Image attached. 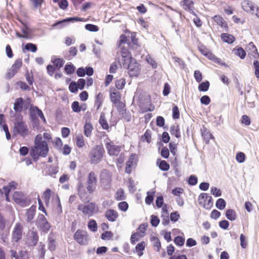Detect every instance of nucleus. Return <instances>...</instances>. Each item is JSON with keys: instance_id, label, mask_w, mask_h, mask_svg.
<instances>
[{"instance_id": "obj_1", "label": "nucleus", "mask_w": 259, "mask_h": 259, "mask_svg": "<svg viewBox=\"0 0 259 259\" xmlns=\"http://www.w3.org/2000/svg\"><path fill=\"white\" fill-rule=\"evenodd\" d=\"M49 152V147L46 141L42 140L41 135H37L34 140V145L30 150V155L34 161H36L39 157H45Z\"/></svg>"}, {"instance_id": "obj_37", "label": "nucleus", "mask_w": 259, "mask_h": 259, "mask_svg": "<svg viewBox=\"0 0 259 259\" xmlns=\"http://www.w3.org/2000/svg\"><path fill=\"white\" fill-rule=\"evenodd\" d=\"M83 21V18H79V17H72V18H66V19H63L62 20L57 22L56 23H55L53 24V26H57L58 25L61 24L65 22H70V21Z\"/></svg>"}, {"instance_id": "obj_59", "label": "nucleus", "mask_w": 259, "mask_h": 259, "mask_svg": "<svg viewBox=\"0 0 259 259\" xmlns=\"http://www.w3.org/2000/svg\"><path fill=\"white\" fill-rule=\"evenodd\" d=\"M25 78L29 85H32L34 82V78L32 73L27 72L25 74Z\"/></svg>"}, {"instance_id": "obj_39", "label": "nucleus", "mask_w": 259, "mask_h": 259, "mask_svg": "<svg viewBox=\"0 0 259 259\" xmlns=\"http://www.w3.org/2000/svg\"><path fill=\"white\" fill-rule=\"evenodd\" d=\"M161 207V217H165L166 219V223H165L163 222V224L164 225H167L169 224V222L167 207L166 204H164Z\"/></svg>"}, {"instance_id": "obj_22", "label": "nucleus", "mask_w": 259, "mask_h": 259, "mask_svg": "<svg viewBox=\"0 0 259 259\" xmlns=\"http://www.w3.org/2000/svg\"><path fill=\"white\" fill-rule=\"evenodd\" d=\"M24 100L22 98H18L15 100L14 104V110L16 112L21 113L23 110Z\"/></svg>"}, {"instance_id": "obj_20", "label": "nucleus", "mask_w": 259, "mask_h": 259, "mask_svg": "<svg viewBox=\"0 0 259 259\" xmlns=\"http://www.w3.org/2000/svg\"><path fill=\"white\" fill-rule=\"evenodd\" d=\"M71 108L73 112L78 113L81 111H85L87 109V105L85 103L80 105L78 101H74L71 104Z\"/></svg>"}, {"instance_id": "obj_53", "label": "nucleus", "mask_w": 259, "mask_h": 259, "mask_svg": "<svg viewBox=\"0 0 259 259\" xmlns=\"http://www.w3.org/2000/svg\"><path fill=\"white\" fill-rule=\"evenodd\" d=\"M148 227V224L147 223L141 224L138 228V231L140 233V234H142L143 237L145 235L146 231Z\"/></svg>"}, {"instance_id": "obj_12", "label": "nucleus", "mask_w": 259, "mask_h": 259, "mask_svg": "<svg viewBox=\"0 0 259 259\" xmlns=\"http://www.w3.org/2000/svg\"><path fill=\"white\" fill-rule=\"evenodd\" d=\"M112 173L106 169H103L100 175V179L101 183L110 186L112 182Z\"/></svg>"}, {"instance_id": "obj_10", "label": "nucleus", "mask_w": 259, "mask_h": 259, "mask_svg": "<svg viewBox=\"0 0 259 259\" xmlns=\"http://www.w3.org/2000/svg\"><path fill=\"white\" fill-rule=\"evenodd\" d=\"M111 102L116 105L118 109H123L125 105L121 101V96L119 92L114 90L110 94Z\"/></svg>"}, {"instance_id": "obj_26", "label": "nucleus", "mask_w": 259, "mask_h": 259, "mask_svg": "<svg viewBox=\"0 0 259 259\" xmlns=\"http://www.w3.org/2000/svg\"><path fill=\"white\" fill-rule=\"evenodd\" d=\"M99 122L103 129L109 131L110 126H109L108 123L106 119L105 115L104 113H102L101 114L100 117V118L99 120Z\"/></svg>"}, {"instance_id": "obj_17", "label": "nucleus", "mask_w": 259, "mask_h": 259, "mask_svg": "<svg viewBox=\"0 0 259 259\" xmlns=\"http://www.w3.org/2000/svg\"><path fill=\"white\" fill-rule=\"evenodd\" d=\"M212 18L218 25L220 26L226 31H228L229 26L228 23L221 16L216 15H214Z\"/></svg>"}, {"instance_id": "obj_33", "label": "nucleus", "mask_w": 259, "mask_h": 259, "mask_svg": "<svg viewBox=\"0 0 259 259\" xmlns=\"http://www.w3.org/2000/svg\"><path fill=\"white\" fill-rule=\"evenodd\" d=\"M159 168L163 171H167L170 167L169 164L165 160L159 159L157 161Z\"/></svg>"}, {"instance_id": "obj_7", "label": "nucleus", "mask_w": 259, "mask_h": 259, "mask_svg": "<svg viewBox=\"0 0 259 259\" xmlns=\"http://www.w3.org/2000/svg\"><path fill=\"white\" fill-rule=\"evenodd\" d=\"M138 156L135 153H132L126 162L125 167V172L127 174H131L134 170L138 164Z\"/></svg>"}, {"instance_id": "obj_31", "label": "nucleus", "mask_w": 259, "mask_h": 259, "mask_svg": "<svg viewBox=\"0 0 259 259\" xmlns=\"http://www.w3.org/2000/svg\"><path fill=\"white\" fill-rule=\"evenodd\" d=\"M235 54L239 56L241 59H244L246 56V52L244 49L241 47L237 46L233 50Z\"/></svg>"}, {"instance_id": "obj_6", "label": "nucleus", "mask_w": 259, "mask_h": 259, "mask_svg": "<svg viewBox=\"0 0 259 259\" xmlns=\"http://www.w3.org/2000/svg\"><path fill=\"white\" fill-rule=\"evenodd\" d=\"M104 150L102 147L100 145H96L92 150L90 158L92 163H98L102 159Z\"/></svg>"}, {"instance_id": "obj_4", "label": "nucleus", "mask_w": 259, "mask_h": 259, "mask_svg": "<svg viewBox=\"0 0 259 259\" xmlns=\"http://www.w3.org/2000/svg\"><path fill=\"white\" fill-rule=\"evenodd\" d=\"M122 66L127 70V73L131 77H138L141 73V65L135 59H132L126 64H123Z\"/></svg>"}, {"instance_id": "obj_51", "label": "nucleus", "mask_w": 259, "mask_h": 259, "mask_svg": "<svg viewBox=\"0 0 259 259\" xmlns=\"http://www.w3.org/2000/svg\"><path fill=\"white\" fill-rule=\"evenodd\" d=\"M215 205L218 209L223 210L225 208L226 201L223 198H219L217 200Z\"/></svg>"}, {"instance_id": "obj_3", "label": "nucleus", "mask_w": 259, "mask_h": 259, "mask_svg": "<svg viewBox=\"0 0 259 259\" xmlns=\"http://www.w3.org/2000/svg\"><path fill=\"white\" fill-rule=\"evenodd\" d=\"M78 210L85 216L91 217L99 211V207L94 202L88 201L84 204H79L77 206Z\"/></svg>"}, {"instance_id": "obj_38", "label": "nucleus", "mask_w": 259, "mask_h": 259, "mask_svg": "<svg viewBox=\"0 0 259 259\" xmlns=\"http://www.w3.org/2000/svg\"><path fill=\"white\" fill-rule=\"evenodd\" d=\"M226 217L228 220L233 221L236 219L237 215L234 210L229 209L226 211Z\"/></svg>"}, {"instance_id": "obj_11", "label": "nucleus", "mask_w": 259, "mask_h": 259, "mask_svg": "<svg viewBox=\"0 0 259 259\" xmlns=\"http://www.w3.org/2000/svg\"><path fill=\"white\" fill-rule=\"evenodd\" d=\"M23 236V227L20 223L16 224L12 233V241L18 242Z\"/></svg>"}, {"instance_id": "obj_14", "label": "nucleus", "mask_w": 259, "mask_h": 259, "mask_svg": "<svg viewBox=\"0 0 259 259\" xmlns=\"http://www.w3.org/2000/svg\"><path fill=\"white\" fill-rule=\"evenodd\" d=\"M243 10L247 13L253 15L256 5L250 0H243L241 3Z\"/></svg>"}, {"instance_id": "obj_27", "label": "nucleus", "mask_w": 259, "mask_h": 259, "mask_svg": "<svg viewBox=\"0 0 259 259\" xmlns=\"http://www.w3.org/2000/svg\"><path fill=\"white\" fill-rule=\"evenodd\" d=\"M38 110H40L37 107L31 105L29 108L30 116L33 121L37 119V115H39Z\"/></svg>"}, {"instance_id": "obj_15", "label": "nucleus", "mask_w": 259, "mask_h": 259, "mask_svg": "<svg viewBox=\"0 0 259 259\" xmlns=\"http://www.w3.org/2000/svg\"><path fill=\"white\" fill-rule=\"evenodd\" d=\"M77 194L82 201L86 200L89 198L90 194L82 183H79L77 187Z\"/></svg>"}, {"instance_id": "obj_21", "label": "nucleus", "mask_w": 259, "mask_h": 259, "mask_svg": "<svg viewBox=\"0 0 259 259\" xmlns=\"http://www.w3.org/2000/svg\"><path fill=\"white\" fill-rule=\"evenodd\" d=\"M201 134L205 141L206 144H208L210 139L212 138V135L210 134L209 130L204 126L200 129Z\"/></svg>"}, {"instance_id": "obj_9", "label": "nucleus", "mask_w": 259, "mask_h": 259, "mask_svg": "<svg viewBox=\"0 0 259 259\" xmlns=\"http://www.w3.org/2000/svg\"><path fill=\"white\" fill-rule=\"evenodd\" d=\"M199 204L206 209H210L212 205V198L207 193H201L198 199Z\"/></svg>"}, {"instance_id": "obj_44", "label": "nucleus", "mask_w": 259, "mask_h": 259, "mask_svg": "<svg viewBox=\"0 0 259 259\" xmlns=\"http://www.w3.org/2000/svg\"><path fill=\"white\" fill-rule=\"evenodd\" d=\"M22 60L21 59H18L16 60L14 63L12 65L11 68L16 72L20 69L22 65Z\"/></svg>"}, {"instance_id": "obj_41", "label": "nucleus", "mask_w": 259, "mask_h": 259, "mask_svg": "<svg viewBox=\"0 0 259 259\" xmlns=\"http://www.w3.org/2000/svg\"><path fill=\"white\" fill-rule=\"evenodd\" d=\"M147 194V195L145 198V203L148 205H150L153 201L155 191L153 190L148 191Z\"/></svg>"}, {"instance_id": "obj_2", "label": "nucleus", "mask_w": 259, "mask_h": 259, "mask_svg": "<svg viewBox=\"0 0 259 259\" xmlns=\"http://www.w3.org/2000/svg\"><path fill=\"white\" fill-rule=\"evenodd\" d=\"M13 132L14 135H20L23 137H25L28 135L29 130L25 122L23 121V116L21 115L16 116Z\"/></svg>"}, {"instance_id": "obj_30", "label": "nucleus", "mask_w": 259, "mask_h": 259, "mask_svg": "<svg viewBox=\"0 0 259 259\" xmlns=\"http://www.w3.org/2000/svg\"><path fill=\"white\" fill-rule=\"evenodd\" d=\"M126 195L125 194L124 191L122 188L118 189L115 195V199L117 201H121L125 199Z\"/></svg>"}, {"instance_id": "obj_57", "label": "nucleus", "mask_w": 259, "mask_h": 259, "mask_svg": "<svg viewBox=\"0 0 259 259\" xmlns=\"http://www.w3.org/2000/svg\"><path fill=\"white\" fill-rule=\"evenodd\" d=\"M172 118L175 119H177L180 117V111L179 108L177 106L175 105L172 109Z\"/></svg>"}, {"instance_id": "obj_34", "label": "nucleus", "mask_w": 259, "mask_h": 259, "mask_svg": "<svg viewBox=\"0 0 259 259\" xmlns=\"http://www.w3.org/2000/svg\"><path fill=\"white\" fill-rule=\"evenodd\" d=\"M52 191L48 188L43 193L42 198L44 199L46 205H48L50 202V199L51 196Z\"/></svg>"}, {"instance_id": "obj_36", "label": "nucleus", "mask_w": 259, "mask_h": 259, "mask_svg": "<svg viewBox=\"0 0 259 259\" xmlns=\"http://www.w3.org/2000/svg\"><path fill=\"white\" fill-rule=\"evenodd\" d=\"M146 247V243L144 241L138 243L136 246V250L139 256H141L143 255V250L145 249Z\"/></svg>"}, {"instance_id": "obj_63", "label": "nucleus", "mask_w": 259, "mask_h": 259, "mask_svg": "<svg viewBox=\"0 0 259 259\" xmlns=\"http://www.w3.org/2000/svg\"><path fill=\"white\" fill-rule=\"evenodd\" d=\"M253 66L255 69L254 75L256 78H259V61L258 60L253 61Z\"/></svg>"}, {"instance_id": "obj_52", "label": "nucleus", "mask_w": 259, "mask_h": 259, "mask_svg": "<svg viewBox=\"0 0 259 259\" xmlns=\"http://www.w3.org/2000/svg\"><path fill=\"white\" fill-rule=\"evenodd\" d=\"M49 240V244H48V248L49 249L53 251H54L56 249V244H55V240L52 238L51 236L49 237L48 238Z\"/></svg>"}, {"instance_id": "obj_16", "label": "nucleus", "mask_w": 259, "mask_h": 259, "mask_svg": "<svg viewBox=\"0 0 259 259\" xmlns=\"http://www.w3.org/2000/svg\"><path fill=\"white\" fill-rule=\"evenodd\" d=\"M194 3L192 0H182L180 2L181 6L186 11L189 12L191 14L196 15L194 11Z\"/></svg>"}, {"instance_id": "obj_19", "label": "nucleus", "mask_w": 259, "mask_h": 259, "mask_svg": "<svg viewBox=\"0 0 259 259\" xmlns=\"http://www.w3.org/2000/svg\"><path fill=\"white\" fill-rule=\"evenodd\" d=\"M121 55L122 65L123 64H126L130 61L134 59L130 52L124 47L121 48Z\"/></svg>"}, {"instance_id": "obj_32", "label": "nucleus", "mask_w": 259, "mask_h": 259, "mask_svg": "<svg viewBox=\"0 0 259 259\" xmlns=\"http://www.w3.org/2000/svg\"><path fill=\"white\" fill-rule=\"evenodd\" d=\"M170 133L171 135L175 136L176 138L181 137L180 127L178 125H173L170 127Z\"/></svg>"}, {"instance_id": "obj_50", "label": "nucleus", "mask_w": 259, "mask_h": 259, "mask_svg": "<svg viewBox=\"0 0 259 259\" xmlns=\"http://www.w3.org/2000/svg\"><path fill=\"white\" fill-rule=\"evenodd\" d=\"M126 81L123 78L118 79L116 81L115 87L118 90H122L124 87Z\"/></svg>"}, {"instance_id": "obj_25", "label": "nucleus", "mask_w": 259, "mask_h": 259, "mask_svg": "<svg viewBox=\"0 0 259 259\" xmlns=\"http://www.w3.org/2000/svg\"><path fill=\"white\" fill-rule=\"evenodd\" d=\"M36 206L32 205L27 209L26 213V216L27 218V221L28 222H31L33 219L36 211Z\"/></svg>"}, {"instance_id": "obj_28", "label": "nucleus", "mask_w": 259, "mask_h": 259, "mask_svg": "<svg viewBox=\"0 0 259 259\" xmlns=\"http://www.w3.org/2000/svg\"><path fill=\"white\" fill-rule=\"evenodd\" d=\"M13 198L18 204H20L24 202L23 194L20 192H15L13 195Z\"/></svg>"}, {"instance_id": "obj_40", "label": "nucleus", "mask_w": 259, "mask_h": 259, "mask_svg": "<svg viewBox=\"0 0 259 259\" xmlns=\"http://www.w3.org/2000/svg\"><path fill=\"white\" fill-rule=\"evenodd\" d=\"M93 127L92 124L90 122H87L84 126V134L86 137L91 136Z\"/></svg>"}, {"instance_id": "obj_48", "label": "nucleus", "mask_w": 259, "mask_h": 259, "mask_svg": "<svg viewBox=\"0 0 259 259\" xmlns=\"http://www.w3.org/2000/svg\"><path fill=\"white\" fill-rule=\"evenodd\" d=\"M75 67L71 63L67 64L64 68L65 72L68 75L73 74L75 71Z\"/></svg>"}, {"instance_id": "obj_35", "label": "nucleus", "mask_w": 259, "mask_h": 259, "mask_svg": "<svg viewBox=\"0 0 259 259\" xmlns=\"http://www.w3.org/2000/svg\"><path fill=\"white\" fill-rule=\"evenodd\" d=\"M141 140L143 142H146L150 143L151 142V131L150 130H147L144 135L141 136Z\"/></svg>"}, {"instance_id": "obj_58", "label": "nucleus", "mask_w": 259, "mask_h": 259, "mask_svg": "<svg viewBox=\"0 0 259 259\" xmlns=\"http://www.w3.org/2000/svg\"><path fill=\"white\" fill-rule=\"evenodd\" d=\"M85 28L87 30L92 32H97L99 30V27L98 26L91 24H86L85 25Z\"/></svg>"}, {"instance_id": "obj_60", "label": "nucleus", "mask_w": 259, "mask_h": 259, "mask_svg": "<svg viewBox=\"0 0 259 259\" xmlns=\"http://www.w3.org/2000/svg\"><path fill=\"white\" fill-rule=\"evenodd\" d=\"M78 88L77 87V84H76V82L73 81L70 83L69 85V90L71 93H76L78 91Z\"/></svg>"}, {"instance_id": "obj_45", "label": "nucleus", "mask_w": 259, "mask_h": 259, "mask_svg": "<svg viewBox=\"0 0 259 259\" xmlns=\"http://www.w3.org/2000/svg\"><path fill=\"white\" fill-rule=\"evenodd\" d=\"M88 227L89 230L93 232H96L98 229V225L95 220H90L88 224Z\"/></svg>"}, {"instance_id": "obj_18", "label": "nucleus", "mask_w": 259, "mask_h": 259, "mask_svg": "<svg viewBox=\"0 0 259 259\" xmlns=\"http://www.w3.org/2000/svg\"><path fill=\"white\" fill-rule=\"evenodd\" d=\"M105 217L109 222H114L117 220L119 214L116 210L113 209H109L105 211Z\"/></svg>"}, {"instance_id": "obj_24", "label": "nucleus", "mask_w": 259, "mask_h": 259, "mask_svg": "<svg viewBox=\"0 0 259 259\" xmlns=\"http://www.w3.org/2000/svg\"><path fill=\"white\" fill-rule=\"evenodd\" d=\"M221 38L224 42L229 44H232L236 40V38L234 35L227 33H222L221 35Z\"/></svg>"}, {"instance_id": "obj_56", "label": "nucleus", "mask_w": 259, "mask_h": 259, "mask_svg": "<svg viewBox=\"0 0 259 259\" xmlns=\"http://www.w3.org/2000/svg\"><path fill=\"white\" fill-rule=\"evenodd\" d=\"M118 208L122 211H126L128 208V204L126 201H121L118 204Z\"/></svg>"}, {"instance_id": "obj_29", "label": "nucleus", "mask_w": 259, "mask_h": 259, "mask_svg": "<svg viewBox=\"0 0 259 259\" xmlns=\"http://www.w3.org/2000/svg\"><path fill=\"white\" fill-rule=\"evenodd\" d=\"M51 62L56 69L59 70L63 66L65 61L62 58L52 59Z\"/></svg>"}, {"instance_id": "obj_5", "label": "nucleus", "mask_w": 259, "mask_h": 259, "mask_svg": "<svg viewBox=\"0 0 259 259\" xmlns=\"http://www.w3.org/2000/svg\"><path fill=\"white\" fill-rule=\"evenodd\" d=\"M73 239L80 245H87L89 243V236L86 230L79 229L74 234Z\"/></svg>"}, {"instance_id": "obj_13", "label": "nucleus", "mask_w": 259, "mask_h": 259, "mask_svg": "<svg viewBox=\"0 0 259 259\" xmlns=\"http://www.w3.org/2000/svg\"><path fill=\"white\" fill-rule=\"evenodd\" d=\"M109 142L105 143L106 148L110 155L117 156L121 151V146L115 145L114 143L109 140Z\"/></svg>"}, {"instance_id": "obj_64", "label": "nucleus", "mask_w": 259, "mask_h": 259, "mask_svg": "<svg viewBox=\"0 0 259 259\" xmlns=\"http://www.w3.org/2000/svg\"><path fill=\"white\" fill-rule=\"evenodd\" d=\"M16 259H29L27 252L23 250L19 251Z\"/></svg>"}, {"instance_id": "obj_61", "label": "nucleus", "mask_w": 259, "mask_h": 259, "mask_svg": "<svg viewBox=\"0 0 259 259\" xmlns=\"http://www.w3.org/2000/svg\"><path fill=\"white\" fill-rule=\"evenodd\" d=\"M245 155L243 152H239L236 154V159L239 162L242 163L245 161Z\"/></svg>"}, {"instance_id": "obj_55", "label": "nucleus", "mask_w": 259, "mask_h": 259, "mask_svg": "<svg viewBox=\"0 0 259 259\" xmlns=\"http://www.w3.org/2000/svg\"><path fill=\"white\" fill-rule=\"evenodd\" d=\"M175 244L180 246H182L184 244L185 238L182 236H177L174 239Z\"/></svg>"}, {"instance_id": "obj_42", "label": "nucleus", "mask_w": 259, "mask_h": 259, "mask_svg": "<svg viewBox=\"0 0 259 259\" xmlns=\"http://www.w3.org/2000/svg\"><path fill=\"white\" fill-rule=\"evenodd\" d=\"M76 145L78 148H81L85 146V141L83 136L78 135L76 137Z\"/></svg>"}, {"instance_id": "obj_43", "label": "nucleus", "mask_w": 259, "mask_h": 259, "mask_svg": "<svg viewBox=\"0 0 259 259\" xmlns=\"http://www.w3.org/2000/svg\"><path fill=\"white\" fill-rule=\"evenodd\" d=\"M103 102V95L102 93H99L96 97L95 104L97 106V109H99Z\"/></svg>"}, {"instance_id": "obj_49", "label": "nucleus", "mask_w": 259, "mask_h": 259, "mask_svg": "<svg viewBox=\"0 0 259 259\" xmlns=\"http://www.w3.org/2000/svg\"><path fill=\"white\" fill-rule=\"evenodd\" d=\"M143 237L142 234H140V233L138 232H135L133 233L131 237V242L132 244H135L136 241H138L139 239Z\"/></svg>"}, {"instance_id": "obj_46", "label": "nucleus", "mask_w": 259, "mask_h": 259, "mask_svg": "<svg viewBox=\"0 0 259 259\" xmlns=\"http://www.w3.org/2000/svg\"><path fill=\"white\" fill-rule=\"evenodd\" d=\"M37 226L40 228V230L45 233H47L51 228V226L47 221L38 225Z\"/></svg>"}, {"instance_id": "obj_47", "label": "nucleus", "mask_w": 259, "mask_h": 259, "mask_svg": "<svg viewBox=\"0 0 259 259\" xmlns=\"http://www.w3.org/2000/svg\"><path fill=\"white\" fill-rule=\"evenodd\" d=\"M209 85L210 83L208 81L202 82L199 84L198 86V90L200 92H206L209 89Z\"/></svg>"}, {"instance_id": "obj_8", "label": "nucleus", "mask_w": 259, "mask_h": 259, "mask_svg": "<svg viewBox=\"0 0 259 259\" xmlns=\"http://www.w3.org/2000/svg\"><path fill=\"white\" fill-rule=\"evenodd\" d=\"M98 179L94 171H90L88 175L87 189L90 194L93 193L96 188Z\"/></svg>"}, {"instance_id": "obj_54", "label": "nucleus", "mask_w": 259, "mask_h": 259, "mask_svg": "<svg viewBox=\"0 0 259 259\" xmlns=\"http://www.w3.org/2000/svg\"><path fill=\"white\" fill-rule=\"evenodd\" d=\"M15 185L14 182L10 183L8 186H5L3 188L5 194H9L11 190L12 189H15Z\"/></svg>"}, {"instance_id": "obj_23", "label": "nucleus", "mask_w": 259, "mask_h": 259, "mask_svg": "<svg viewBox=\"0 0 259 259\" xmlns=\"http://www.w3.org/2000/svg\"><path fill=\"white\" fill-rule=\"evenodd\" d=\"M248 48L250 52H248V55L252 57L254 59H259V54L253 42H251L248 44Z\"/></svg>"}, {"instance_id": "obj_62", "label": "nucleus", "mask_w": 259, "mask_h": 259, "mask_svg": "<svg viewBox=\"0 0 259 259\" xmlns=\"http://www.w3.org/2000/svg\"><path fill=\"white\" fill-rule=\"evenodd\" d=\"M160 220L158 218L154 215H152L151 217V224L152 226L154 227H157L159 224Z\"/></svg>"}]
</instances>
